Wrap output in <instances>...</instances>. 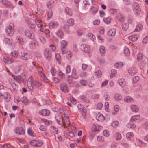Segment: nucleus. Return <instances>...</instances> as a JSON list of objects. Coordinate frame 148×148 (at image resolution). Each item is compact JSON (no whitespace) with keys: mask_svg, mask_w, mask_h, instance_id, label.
Segmentation results:
<instances>
[{"mask_svg":"<svg viewBox=\"0 0 148 148\" xmlns=\"http://www.w3.org/2000/svg\"><path fill=\"white\" fill-rule=\"evenodd\" d=\"M38 72L39 73L40 75H42V74H44L43 72V69L42 67L39 66L37 68Z\"/></svg>","mask_w":148,"mask_h":148,"instance_id":"obj_53","label":"nucleus"},{"mask_svg":"<svg viewBox=\"0 0 148 148\" xmlns=\"http://www.w3.org/2000/svg\"><path fill=\"white\" fill-rule=\"evenodd\" d=\"M72 75L75 79H77L78 77V76L76 75V70L75 69H73L72 70Z\"/></svg>","mask_w":148,"mask_h":148,"instance_id":"obj_34","label":"nucleus"},{"mask_svg":"<svg viewBox=\"0 0 148 148\" xmlns=\"http://www.w3.org/2000/svg\"><path fill=\"white\" fill-rule=\"evenodd\" d=\"M30 144L33 146L37 147H41L43 144V142L41 140H33L29 142Z\"/></svg>","mask_w":148,"mask_h":148,"instance_id":"obj_3","label":"nucleus"},{"mask_svg":"<svg viewBox=\"0 0 148 148\" xmlns=\"http://www.w3.org/2000/svg\"><path fill=\"white\" fill-rule=\"evenodd\" d=\"M81 99L83 101L86 103H89L90 101L86 97L85 95H82L80 96Z\"/></svg>","mask_w":148,"mask_h":148,"instance_id":"obj_19","label":"nucleus"},{"mask_svg":"<svg viewBox=\"0 0 148 148\" xmlns=\"http://www.w3.org/2000/svg\"><path fill=\"white\" fill-rule=\"evenodd\" d=\"M3 61L5 63L7 64H11L13 62L10 58L7 57H4L3 58Z\"/></svg>","mask_w":148,"mask_h":148,"instance_id":"obj_27","label":"nucleus"},{"mask_svg":"<svg viewBox=\"0 0 148 148\" xmlns=\"http://www.w3.org/2000/svg\"><path fill=\"white\" fill-rule=\"evenodd\" d=\"M104 21L107 24L110 23L111 22V18L110 17L105 18L103 19Z\"/></svg>","mask_w":148,"mask_h":148,"instance_id":"obj_52","label":"nucleus"},{"mask_svg":"<svg viewBox=\"0 0 148 148\" xmlns=\"http://www.w3.org/2000/svg\"><path fill=\"white\" fill-rule=\"evenodd\" d=\"M65 12L66 14H68L69 16L72 15L73 14L72 10L71 8L68 7H66L65 8Z\"/></svg>","mask_w":148,"mask_h":148,"instance_id":"obj_25","label":"nucleus"},{"mask_svg":"<svg viewBox=\"0 0 148 148\" xmlns=\"http://www.w3.org/2000/svg\"><path fill=\"white\" fill-rule=\"evenodd\" d=\"M3 96L6 102H8L10 100V94L8 92L5 93L3 95Z\"/></svg>","mask_w":148,"mask_h":148,"instance_id":"obj_24","label":"nucleus"},{"mask_svg":"<svg viewBox=\"0 0 148 148\" xmlns=\"http://www.w3.org/2000/svg\"><path fill=\"white\" fill-rule=\"evenodd\" d=\"M56 118H58L56 119L57 122L62 126H63L64 127H67L69 125L70 121L68 117L66 119V122L65 121H62V119L61 118L60 116H57Z\"/></svg>","mask_w":148,"mask_h":148,"instance_id":"obj_2","label":"nucleus"},{"mask_svg":"<svg viewBox=\"0 0 148 148\" xmlns=\"http://www.w3.org/2000/svg\"><path fill=\"white\" fill-rule=\"evenodd\" d=\"M124 65L123 62H117L114 64V66L116 68H120L123 66Z\"/></svg>","mask_w":148,"mask_h":148,"instance_id":"obj_40","label":"nucleus"},{"mask_svg":"<svg viewBox=\"0 0 148 148\" xmlns=\"http://www.w3.org/2000/svg\"><path fill=\"white\" fill-rule=\"evenodd\" d=\"M128 71L130 75L133 76L137 73L138 69L136 68L133 67L128 69Z\"/></svg>","mask_w":148,"mask_h":148,"instance_id":"obj_12","label":"nucleus"},{"mask_svg":"<svg viewBox=\"0 0 148 148\" xmlns=\"http://www.w3.org/2000/svg\"><path fill=\"white\" fill-rule=\"evenodd\" d=\"M19 57L22 60H26L29 58L30 55L29 53L23 51L19 52Z\"/></svg>","mask_w":148,"mask_h":148,"instance_id":"obj_4","label":"nucleus"},{"mask_svg":"<svg viewBox=\"0 0 148 148\" xmlns=\"http://www.w3.org/2000/svg\"><path fill=\"white\" fill-rule=\"evenodd\" d=\"M133 11L135 14L138 15L139 12V5L138 3L134 2L133 3Z\"/></svg>","mask_w":148,"mask_h":148,"instance_id":"obj_9","label":"nucleus"},{"mask_svg":"<svg viewBox=\"0 0 148 148\" xmlns=\"http://www.w3.org/2000/svg\"><path fill=\"white\" fill-rule=\"evenodd\" d=\"M22 66H17L15 67L14 70V72L16 74H18L22 69Z\"/></svg>","mask_w":148,"mask_h":148,"instance_id":"obj_21","label":"nucleus"},{"mask_svg":"<svg viewBox=\"0 0 148 148\" xmlns=\"http://www.w3.org/2000/svg\"><path fill=\"white\" fill-rule=\"evenodd\" d=\"M99 51L101 53L103 56L105 52V47L103 46H100L99 48Z\"/></svg>","mask_w":148,"mask_h":148,"instance_id":"obj_39","label":"nucleus"},{"mask_svg":"<svg viewBox=\"0 0 148 148\" xmlns=\"http://www.w3.org/2000/svg\"><path fill=\"white\" fill-rule=\"evenodd\" d=\"M58 25V23L57 21L51 22L49 24L50 29H52L57 27Z\"/></svg>","mask_w":148,"mask_h":148,"instance_id":"obj_15","label":"nucleus"},{"mask_svg":"<svg viewBox=\"0 0 148 148\" xmlns=\"http://www.w3.org/2000/svg\"><path fill=\"white\" fill-rule=\"evenodd\" d=\"M34 45L37 46L38 45V42L35 40H33L31 41L30 43V45Z\"/></svg>","mask_w":148,"mask_h":148,"instance_id":"obj_61","label":"nucleus"},{"mask_svg":"<svg viewBox=\"0 0 148 148\" xmlns=\"http://www.w3.org/2000/svg\"><path fill=\"white\" fill-rule=\"evenodd\" d=\"M56 35L60 38H62L64 36V33L60 29H59L56 33Z\"/></svg>","mask_w":148,"mask_h":148,"instance_id":"obj_18","label":"nucleus"},{"mask_svg":"<svg viewBox=\"0 0 148 148\" xmlns=\"http://www.w3.org/2000/svg\"><path fill=\"white\" fill-rule=\"evenodd\" d=\"M3 41L5 44H8L10 45L12 43V41L11 40L7 38H4Z\"/></svg>","mask_w":148,"mask_h":148,"instance_id":"obj_43","label":"nucleus"},{"mask_svg":"<svg viewBox=\"0 0 148 148\" xmlns=\"http://www.w3.org/2000/svg\"><path fill=\"white\" fill-rule=\"evenodd\" d=\"M131 108L132 110L134 112H137L138 109L136 108V106L135 105H132L131 106Z\"/></svg>","mask_w":148,"mask_h":148,"instance_id":"obj_57","label":"nucleus"},{"mask_svg":"<svg viewBox=\"0 0 148 148\" xmlns=\"http://www.w3.org/2000/svg\"><path fill=\"white\" fill-rule=\"evenodd\" d=\"M142 42L143 44H146L148 42V36H146L143 39Z\"/></svg>","mask_w":148,"mask_h":148,"instance_id":"obj_64","label":"nucleus"},{"mask_svg":"<svg viewBox=\"0 0 148 148\" xmlns=\"http://www.w3.org/2000/svg\"><path fill=\"white\" fill-rule=\"evenodd\" d=\"M60 89L62 91L65 92H68V86L65 83H63L61 84Z\"/></svg>","mask_w":148,"mask_h":148,"instance_id":"obj_13","label":"nucleus"},{"mask_svg":"<svg viewBox=\"0 0 148 148\" xmlns=\"http://www.w3.org/2000/svg\"><path fill=\"white\" fill-rule=\"evenodd\" d=\"M32 77H30L28 79L27 83V86L28 88L31 90H33V87L34 86L33 84V82H32Z\"/></svg>","mask_w":148,"mask_h":148,"instance_id":"obj_11","label":"nucleus"},{"mask_svg":"<svg viewBox=\"0 0 148 148\" xmlns=\"http://www.w3.org/2000/svg\"><path fill=\"white\" fill-rule=\"evenodd\" d=\"M102 75L101 71L100 70H98L95 72V75L98 78L100 77Z\"/></svg>","mask_w":148,"mask_h":148,"instance_id":"obj_44","label":"nucleus"},{"mask_svg":"<svg viewBox=\"0 0 148 148\" xmlns=\"http://www.w3.org/2000/svg\"><path fill=\"white\" fill-rule=\"evenodd\" d=\"M139 38V36L138 35H134L130 36L128 38L132 41H136Z\"/></svg>","mask_w":148,"mask_h":148,"instance_id":"obj_20","label":"nucleus"},{"mask_svg":"<svg viewBox=\"0 0 148 148\" xmlns=\"http://www.w3.org/2000/svg\"><path fill=\"white\" fill-rule=\"evenodd\" d=\"M16 40L17 41L21 44H23L24 43V42L22 38L20 37L19 36H17L16 38Z\"/></svg>","mask_w":148,"mask_h":148,"instance_id":"obj_49","label":"nucleus"},{"mask_svg":"<svg viewBox=\"0 0 148 148\" xmlns=\"http://www.w3.org/2000/svg\"><path fill=\"white\" fill-rule=\"evenodd\" d=\"M50 111L47 109H42L39 112V114L40 115L45 116H47L50 114Z\"/></svg>","mask_w":148,"mask_h":148,"instance_id":"obj_6","label":"nucleus"},{"mask_svg":"<svg viewBox=\"0 0 148 148\" xmlns=\"http://www.w3.org/2000/svg\"><path fill=\"white\" fill-rule=\"evenodd\" d=\"M55 57L56 61L58 62V63L59 64H61V56L60 54L59 53H57Z\"/></svg>","mask_w":148,"mask_h":148,"instance_id":"obj_35","label":"nucleus"},{"mask_svg":"<svg viewBox=\"0 0 148 148\" xmlns=\"http://www.w3.org/2000/svg\"><path fill=\"white\" fill-rule=\"evenodd\" d=\"M124 52L125 54L127 56H129L130 54L129 49L127 47H125Z\"/></svg>","mask_w":148,"mask_h":148,"instance_id":"obj_33","label":"nucleus"},{"mask_svg":"<svg viewBox=\"0 0 148 148\" xmlns=\"http://www.w3.org/2000/svg\"><path fill=\"white\" fill-rule=\"evenodd\" d=\"M25 33L26 36L31 39H33L34 38V34L32 31L26 30L25 31Z\"/></svg>","mask_w":148,"mask_h":148,"instance_id":"obj_7","label":"nucleus"},{"mask_svg":"<svg viewBox=\"0 0 148 148\" xmlns=\"http://www.w3.org/2000/svg\"><path fill=\"white\" fill-rule=\"evenodd\" d=\"M67 22L69 26H72L74 24V21L73 19L70 18L67 20Z\"/></svg>","mask_w":148,"mask_h":148,"instance_id":"obj_38","label":"nucleus"},{"mask_svg":"<svg viewBox=\"0 0 148 148\" xmlns=\"http://www.w3.org/2000/svg\"><path fill=\"white\" fill-rule=\"evenodd\" d=\"M80 48L82 50L86 53L89 52L90 50L89 46L85 44H83L81 45Z\"/></svg>","mask_w":148,"mask_h":148,"instance_id":"obj_10","label":"nucleus"},{"mask_svg":"<svg viewBox=\"0 0 148 148\" xmlns=\"http://www.w3.org/2000/svg\"><path fill=\"white\" fill-rule=\"evenodd\" d=\"M14 26L13 23H11L9 25L7 26L5 28V30L7 34L10 36H12L14 33Z\"/></svg>","mask_w":148,"mask_h":148,"instance_id":"obj_1","label":"nucleus"},{"mask_svg":"<svg viewBox=\"0 0 148 148\" xmlns=\"http://www.w3.org/2000/svg\"><path fill=\"white\" fill-rule=\"evenodd\" d=\"M27 131L28 135L29 136L33 137L35 136L34 133L32 132L30 129H28Z\"/></svg>","mask_w":148,"mask_h":148,"instance_id":"obj_54","label":"nucleus"},{"mask_svg":"<svg viewBox=\"0 0 148 148\" xmlns=\"http://www.w3.org/2000/svg\"><path fill=\"white\" fill-rule=\"evenodd\" d=\"M121 95L118 94H116L114 96V99L116 100H119L121 99Z\"/></svg>","mask_w":148,"mask_h":148,"instance_id":"obj_59","label":"nucleus"},{"mask_svg":"<svg viewBox=\"0 0 148 148\" xmlns=\"http://www.w3.org/2000/svg\"><path fill=\"white\" fill-rule=\"evenodd\" d=\"M97 120L99 121H103L105 120V117L103 115L100 113L97 114L96 117Z\"/></svg>","mask_w":148,"mask_h":148,"instance_id":"obj_16","label":"nucleus"},{"mask_svg":"<svg viewBox=\"0 0 148 148\" xmlns=\"http://www.w3.org/2000/svg\"><path fill=\"white\" fill-rule=\"evenodd\" d=\"M116 29L113 28L110 30L107 33V35L109 37L114 36L116 34Z\"/></svg>","mask_w":148,"mask_h":148,"instance_id":"obj_14","label":"nucleus"},{"mask_svg":"<svg viewBox=\"0 0 148 148\" xmlns=\"http://www.w3.org/2000/svg\"><path fill=\"white\" fill-rule=\"evenodd\" d=\"M35 22L38 27H40L42 26V22L40 20L38 19H36Z\"/></svg>","mask_w":148,"mask_h":148,"instance_id":"obj_46","label":"nucleus"},{"mask_svg":"<svg viewBox=\"0 0 148 148\" xmlns=\"http://www.w3.org/2000/svg\"><path fill=\"white\" fill-rule=\"evenodd\" d=\"M33 84L34 86L36 88H38L42 85V82L40 81H35L33 82Z\"/></svg>","mask_w":148,"mask_h":148,"instance_id":"obj_28","label":"nucleus"},{"mask_svg":"<svg viewBox=\"0 0 148 148\" xmlns=\"http://www.w3.org/2000/svg\"><path fill=\"white\" fill-rule=\"evenodd\" d=\"M133 136V133L132 132H129L127 134H126V137L128 140H130V138Z\"/></svg>","mask_w":148,"mask_h":148,"instance_id":"obj_42","label":"nucleus"},{"mask_svg":"<svg viewBox=\"0 0 148 148\" xmlns=\"http://www.w3.org/2000/svg\"><path fill=\"white\" fill-rule=\"evenodd\" d=\"M119 84L122 87H123L125 84V82L123 79H119L118 80Z\"/></svg>","mask_w":148,"mask_h":148,"instance_id":"obj_23","label":"nucleus"},{"mask_svg":"<svg viewBox=\"0 0 148 148\" xmlns=\"http://www.w3.org/2000/svg\"><path fill=\"white\" fill-rule=\"evenodd\" d=\"M21 101L22 103H23L25 105H27L29 103V101L27 100V98L25 96L23 97Z\"/></svg>","mask_w":148,"mask_h":148,"instance_id":"obj_30","label":"nucleus"},{"mask_svg":"<svg viewBox=\"0 0 148 148\" xmlns=\"http://www.w3.org/2000/svg\"><path fill=\"white\" fill-rule=\"evenodd\" d=\"M1 147L2 148H14L9 143H6L3 144L1 146Z\"/></svg>","mask_w":148,"mask_h":148,"instance_id":"obj_45","label":"nucleus"},{"mask_svg":"<svg viewBox=\"0 0 148 148\" xmlns=\"http://www.w3.org/2000/svg\"><path fill=\"white\" fill-rule=\"evenodd\" d=\"M12 76L13 78H14L15 81L16 80L19 83L21 82V81H24V80L20 76H15L14 75H13Z\"/></svg>","mask_w":148,"mask_h":148,"instance_id":"obj_17","label":"nucleus"},{"mask_svg":"<svg viewBox=\"0 0 148 148\" xmlns=\"http://www.w3.org/2000/svg\"><path fill=\"white\" fill-rule=\"evenodd\" d=\"M69 25H64V28L65 31L68 33H69L70 32Z\"/></svg>","mask_w":148,"mask_h":148,"instance_id":"obj_55","label":"nucleus"},{"mask_svg":"<svg viewBox=\"0 0 148 148\" xmlns=\"http://www.w3.org/2000/svg\"><path fill=\"white\" fill-rule=\"evenodd\" d=\"M139 118V116L138 115H135L133 116L130 120L131 121H134L137 120Z\"/></svg>","mask_w":148,"mask_h":148,"instance_id":"obj_56","label":"nucleus"},{"mask_svg":"<svg viewBox=\"0 0 148 148\" xmlns=\"http://www.w3.org/2000/svg\"><path fill=\"white\" fill-rule=\"evenodd\" d=\"M117 17L118 19L121 22L123 21L125 19V18L123 15L120 13L117 14Z\"/></svg>","mask_w":148,"mask_h":148,"instance_id":"obj_29","label":"nucleus"},{"mask_svg":"<svg viewBox=\"0 0 148 148\" xmlns=\"http://www.w3.org/2000/svg\"><path fill=\"white\" fill-rule=\"evenodd\" d=\"M61 48H66L68 45L67 42L64 40L62 41L61 42Z\"/></svg>","mask_w":148,"mask_h":148,"instance_id":"obj_32","label":"nucleus"},{"mask_svg":"<svg viewBox=\"0 0 148 148\" xmlns=\"http://www.w3.org/2000/svg\"><path fill=\"white\" fill-rule=\"evenodd\" d=\"M50 71L53 76H54L56 75V70L55 68L52 67Z\"/></svg>","mask_w":148,"mask_h":148,"instance_id":"obj_50","label":"nucleus"},{"mask_svg":"<svg viewBox=\"0 0 148 148\" xmlns=\"http://www.w3.org/2000/svg\"><path fill=\"white\" fill-rule=\"evenodd\" d=\"M19 52L17 51H14L11 52L10 54L12 56L15 58H18L19 57Z\"/></svg>","mask_w":148,"mask_h":148,"instance_id":"obj_26","label":"nucleus"},{"mask_svg":"<svg viewBox=\"0 0 148 148\" xmlns=\"http://www.w3.org/2000/svg\"><path fill=\"white\" fill-rule=\"evenodd\" d=\"M4 5L7 8H10L12 9H13L14 8V6L8 1Z\"/></svg>","mask_w":148,"mask_h":148,"instance_id":"obj_37","label":"nucleus"},{"mask_svg":"<svg viewBox=\"0 0 148 148\" xmlns=\"http://www.w3.org/2000/svg\"><path fill=\"white\" fill-rule=\"evenodd\" d=\"M116 71L114 69H112L111 70V74L110 76L111 78H112L114 77L116 74Z\"/></svg>","mask_w":148,"mask_h":148,"instance_id":"obj_48","label":"nucleus"},{"mask_svg":"<svg viewBox=\"0 0 148 148\" xmlns=\"http://www.w3.org/2000/svg\"><path fill=\"white\" fill-rule=\"evenodd\" d=\"M119 124V122L117 121H114L111 123V125L114 128L117 127Z\"/></svg>","mask_w":148,"mask_h":148,"instance_id":"obj_51","label":"nucleus"},{"mask_svg":"<svg viewBox=\"0 0 148 148\" xmlns=\"http://www.w3.org/2000/svg\"><path fill=\"white\" fill-rule=\"evenodd\" d=\"M133 84L135 83L139 80V77L135 76L133 78Z\"/></svg>","mask_w":148,"mask_h":148,"instance_id":"obj_62","label":"nucleus"},{"mask_svg":"<svg viewBox=\"0 0 148 148\" xmlns=\"http://www.w3.org/2000/svg\"><path fill=\"white\" fill-rule=\"evenodd\" d=\"M86 36L89 37L92 40H93L95 38V36H93V34L90 33H88L86 34Z\"/></svg>","mask_w":148,"mask_h":148,"instance_id":"obj_47","label":"nucleus"},{"mask_svg":"<svg viewBox=\"0 0 148 148\" xmlns=\"http://www.w3.org/2000/svg\"><path fill=\"white\" fill-rule=\"evenodd\" d=\"M43 80L45 82H47V79L45 75L44 74H42V75H40Z\"/></svg>","mask_w":148,"mask_h":148,"instance_id":"obj_63","label":"nucleus"},{"mask_svg":"<svg viewBox=\"0 0 148 148\" xmlns=\"http://www.w3.org/2000/svg\"><path fill=\"white\" fill-rule=\"evenodd\" d=\"M109 12L112 14H114L117 12V10L115 9L111 8L109 10Z\"/></svg>","mask_w":148,"mask_h":148,"instance_id":"obj_58","label":"nucleus"},{"mask_svg":"<svg viewBox=\"0 0 148 148\" xmlns=\"http://www.w3.org/2000/svg\"><path fill=\"white\" fill-rule=\"evenodd\" d=\"M128 25L127 23H123L122 24V29L124 31H126L128 28Z\"/></svg>","mask_w":148,"mask_h":148,"instance_id":"obj_41","label":"nucleus"},{"mask_svg":"<svg viewBox=\"0 0 148 148\" xmlns=\"http://www.w3.org/2000/svg\"><path fill=\"white\" fill-rule=\"evenodd\" d=\"M14 131L16 134H19L20 135L24 134L25 133L24 129L21 127H16Z\"/></svg>","mask_w":148,"mask_h":148,"instance_id":"obj_8","label":"nucleus"},{"mask_svg":"<svg viewBox=\"0 0 148 148\" xmlns=\"http://www.w3.org/2000/svg\"><path fill=\"white\" fill-rule=\"evenodd\" d=\"M116 139L117 140H119L121 138V135L120 133L117 132L116 134Z\"/></svg>","mask_w":148,"mask_h":148,"instance_id":"obj_60","label":"nucleus"},{"mask_svg":"<svg viewBox=\"0 0 148 148\" xmlns=\"http://www.w3.org/2000/svg\"><path fill=\"white\" fill-rule=\"evenodd\" d=\"M44 54L45 58L48 61L49 60L51 57V52L48 48H45L44 51Z\"/></svg>","mask_w":148,"mask_h":148,"instance_id":"obj_5","label":"nucleus"},{"mask_svg":"<svg viewBox=\"0 0 148 148\" xmlns=\"http://www.w3.org/2000/svg\"><path fill=\"white\" fill-rule=\"evenodd\" d=\"M57 75L62 79H64L65 77V74L61 71H57Z\"/></svg>","mask_w":148,"mask_h":148,"instance_id":"obj_31","label":"nucleus"},{"mask_svg":"<svg viewBox=\"0 0 148 148\" xmlns=\"http://www.w3.org/2000/svg\"><path fill=\"white\" fill-rule=\"evenodd\" d=\"M124 101L126 102H132L134 101V99L131 97L128 96L125 98Z\"/></svg>","mask_w":148,"mask_h":148,"instance_id":"obj_22","label":"nucleus"},{"mask_svg":"<svg viewBox=\"0 0 148 148\" xmlns=\"http://www.w3.org/2000/svg\"><path fill=\"white\" fill-rule=\"evenodd\" d=\"M77 108L79 110L85 114V109L84 108L83 106L81 104H79L77 105Z\"/></svg>","mask_w":148,"mask_h":148,"instance_id":"obj_36","label":"nucleus"}]
</instances>
